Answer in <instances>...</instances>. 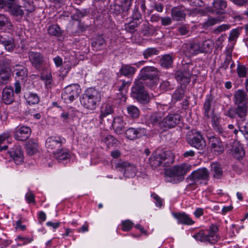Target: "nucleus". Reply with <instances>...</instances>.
Masks as SVG:
<instances>
[{
    "mask_svg": "<svg viewBox=\"0 0 248 248\" xmlns=\"http://www.w3.org/2000/svg\"><path fill=\"white\" fill-rule=\"evenodd\" d=\"M63 139L61 137H50L46 141L47 151L54 155L59 162L69 157V153L62 147Z\"/></svg>",
    "mask_w": 248,
    "mask_h": 248,
    "instance_id": "nucleus-1",
    "label": "nucleus"
},
{
    "mask_svg": "<svg viewBox=\"0 0 248 248\" xmlns=\"http://www.w3.org/2000/svg\"><path fill=\"white\" fill-rule=\"evenodd\" d=\"M192 166L188 163L174 165L165 171V180L173 184L183 181L186 174L191 170Z\"/></svg>",
    "mask_w": 248,
    "mask_h": 248,
    "instance_id": "nucleus-2",
    "label": "nucleus"
},
{
    "mask_svg": "<svg viewBox=\"0 0 248 248\" xmlns=\"http://www.w3.org/2000/svg\"><path fill=\"white\" fill-rule=\"evenodd\" d=\"M100 93L94 88L87 89L80 99L81 104L87 109L93 110L101 101Z\"/></svg>",
    "mask_w": 248,
    "mask_h": 248,
    "instance_id": "nucleus-3",
    "label": "nucleus"
},
{
    "mask_svg": "<svg viewBox=\"0 0 248 248\" xmlns=\"http://www.w3.org/2000/svg\"><path fill=\"white\" fill-rule=\"evenodd\" d=\"M174 161V155L171 152L168 151L160 154L153 153L149 158L148 163L153 169H156L161 166H168Z\"/></svg>",
    "mask_w": 248,
    "mask_h": 248,
    "instance_id": "nucleus-4",
    "label": "nucleus"
},
{
    "mask_svg": "<svg viewBox=\"0 0 248 248\" xmlns=\"http://www.w3.org/2000/svg\"><path fill=\"white\" fill-rule=\"evenodd\" d=\"M145 83L141 80L138 79L132 88V97L142 104H147L150 100L148 93L144 89V84Z\"/></svg>",
    "mask_w": 248,
    "mask_h": 248,
    "instance_id": "nucleus-5",
    "label": "nucleus"
},
{
    "mask_svg": "<svg viewBox=\"0 0 248 248\" xmlns=\"http://www.w3.org/2000/svg\"><path fill=\"white\" fill-rule=\"evenodd\" d=\"M31 129L30 127L22 126L17 127L14 133V137L17 140L24 142V145L27 150V153H31Z\"/></svg>",
    "mask_w": 248,
    "mask_h": 248,
    "instance_id": "nucleus-6",
    "label": "nucleus"
},
{
    "mask_svg": "<svg viewBox=\"0 0 248 248\" xmlns=\"http://www.w3.org/2000/svg\"><path fill=\"white\" fill-rule=\"evenodd\" d=\"M159 71L157 68L154 66H145L142 68L140 72V78L143 82L149 80L150 82V86L152 87L156 84L155 80L159 78Z\"/></svg>",
    "mask_w": 248,
    "mask_h": 248,
    "instance_id": "nucleus-7",
    "label": "nucleus"
},
{
    "mask_svg": "<svg viewBox=\"0 0 248 248\" xmlns=\"http://www.w3.org/2000/svg\"><path fill=\"white\" fill-rule=\"evenodd\" d=\"M193 69V66L191 63L184 64L182 70L177 71L175 74V77L176 80L181 84H188L190 81L191 76L196 75Z\"/></svg>",
    "mask_w": 248,
    "mask_h": 248,
    "instance_id": "nucleus-8",
    "label": "nucleus"
},
{
    "mask_svg": "<svg viewBox=\"0 0 248 248\" xmlns=\"http://www.w3.org/2000/svg\"><path fill=\"white\" fill-rule=\"evenodd\" d=\"M188 143L192 147L202 150L205 148L206 142L199 132L191 131L187 136Z\"/></svg>",
    "mask_w": 248,
    "mask_h": 248,
    "instance_id": "nucleus-9",
    "label": "nucleus"
},
{
    "mask_svg": "<svg viewBox=\"0 0 248 248\" xmlns=\"http://www.w3.org/2000/svg\"><path fill=\"white\" fill-rule=\"evenodd\" d=\"M16 0H0V8L8 11L12 15L22 16L23 11L21 7L15 3Z\"/></svg>",
    "mask_w": 248,
    "mask_h": 248,
    "instance_id": "nucleus-10",
    "label": "nucleus"
},
{
    "mask_svg": "<svg viewBox=\"0 0 248 248\" xmlns=\"http://www.w3.org/2000/svg\"><path fill=\"white\" fill-rule=\"evenodd\" d=\"M79 89L77 85L74 84L67 86L64 88L62 94V97L65 101L72 102L79 96Z\"/></svg>",
    "mask_w": 248,
    "mask_h": 248,
    "instance_id": "nucleus-11",
    "label": "nucleus"
},
{
    "mask_svg": "<svg viewBox=\"0 0 248 248\" xmlns=\"http://www.w3.org/2000/svg\"><path fill=\"white\" fill-rule=\"evenodd\" d=\"M181 118V116L178 114H168L164 117V121H163V124H162V129L165 131L168 129L174 127L180 123Z\"/></svg>",
    "mask_w": 248,
    "mask_h": 248,
    "instance_id": "nucleus-12",
    "label": "nucleus"
},
{
    "mask_svg": "<svg viewBox=\"0 0 248 248\" xmlns=\"http://www.w3.org/2000/svg\"><path fill=\"white\" fill-rule=\"evenodd\" d=\"M147 130L144 127H131L127 128L124 132L125 137L128 140H134L139 139L146 135Z\"/></svg>",
    "mask_w": 248,
    "mask_h": 248,
    "instance_id": "nucleus-13",
    "label": "nucleus"
},
{
    "mask_svg": "<svg viewBox=\"0 0 248 248\" xmlns=\"http://www.w3.org/2000/svg\"><path fill=\"white\" fill-rule=\"evenodd\" d=\"M116 167L119 170L124 172V175L126 177H133L136 175V168L129 162L120 160Z\"/></svg>",
    "mask_w": 248,
    "mask_h": 248,
    "instance_id": "nucleus-14",
    "label": "nucleus"
},
{
    "mask_svg": "<svg viewBox=\"0 0 248 248\" xmlns=\"http://www.w3.org/2000/svg\"><path fill=\"white\" fill-rule=\"evenodd\" d=\"M210 172L206 168H200L193 171L188 176V178L195 182H199L201 181H208L209 178Z\"/></svg>",
    "mask_w": 248,
    "mask_h": 248,
    "instance_id": "nucleus-15",
    "label": "nucleus"
},
{
    "mask_svg": "<svg viewBox=\"0 0 248 248\" xmlns=\"http://www.w3.org/2000/svg\"><path fill=\"white\" fill-rule=\"evenodd\" d=\"M237 106L234 109H230L228 111L227 115L231 118L237 116L242 121L245 120L248 111V105H237Z\"/></svg>",
    "mask_w": 248,
    "mask_h": 248,
    "instance_id": "nucleus-16",
    "label": "nucleus"
},
{
    "mask_svg": "<svg viewBox=\"0 0 248 248\" xmlns=\"http://www.w3.org/2000/svg\"><path fill=\"white\" fill-rule=\"evenodd\" d=\"M209 144L212 152L220 154L224 151V147L220 139L211 136L209 137Z\"/></svg>",
    "mask_w": 248,
    "mask_h": 248,
    "instance_id": "nucleus-17",
    "label": "nucleus"
},
{
    "mask_svg": "<svg viewBox=\"0 0 248 248\" xmlns=\"http://www.w3.org/2000/svg\"><path fill=\"white\" fill-rule=\"evenodd\" d=\"M0 43L3 46L6 50L13 51L15 48V44L13 38L5 33L0 34Z\"/></svg>",
    "mask_w": 248,
    "mask_h": 248,
    "instance_id": "nucleus-18",
    "label": "nucleus"
},
{
    "mask_svg": "<svg viewBox=\"0 0 248 248\" xmlns=\"http://www.w3.org/2000/svg\"><path fill=\"white\" fill-rule=\"evenodd\" d=\"M234 103L235 105H248V95L244 90L239 89L235 92Z\"/></svg>",
    "mask_w": 248,
    "mask_h": 248,
    "instance_id": "nucleus-19",
    "label": "nucleus"
},
{
    "mask_svg": "<svg viewBox=\"0 0 248 248\" xmlns=\"http://www.w3.org/2000/svg\"><path fill=\"white\" fill-rule=\"evenodd\" d=\"M215 103L214 97L212 94L207 95L203 106L204 116L207 118H210V113L214 111L213 107Z\"/></svg>",
    "mask_w": 248,
    "mask_h": 248,
    "instance_id": "nucleus-20",
    "label": "nucleus"
},
{
    "mask_svg": "<svg viewBox=\"0 0 248 248\" xmlns=\"http://www.w3.org/2000/svg\"><path fill=\"white\" fill-rule=\"evenodd\" d=\"M171 16L173 20L185 21L186 14L185 10L181 7H174L171 10Z\"/></svg>",
    "mask_w": 248,
    "mask_h": 248,
    "instance_id": "nucleus-21",
    "label": "nucleus"
},
{
    "mask_svg": "<svg viewBox=\"0 0 248 248\" xmlns=\"http://www.w3.org/2000/svg\"><path fill=\"white\" fill-rule=\"evenodd\" d=\"M164 113L163 112H156L153 113L149 117V123L153 125L157 126L162 129V124L164 121Z\"/></svg>",
    "mask_w": 248,
    "mask_h": 248,
    "instance_id": "nucleus-22",
    "label": "nucleus"
},
{
    "mask_svg": "<svg viewBox=\"0 0 248 248\" xmlns=\"http://www.w3.org/2000/svg\"><path fill=\"white\" fill-rule=\"evenodd\" d=\"M10 156L13 158L15 163L19 165L23 161V155L21 148L19 147H15L8 152Z\"/></svg>",
    "mask_w": 248,
    "mask_h": 248,
    "instance_id": "nucleus-23",
    "label": "nucleus"
},
{
    "mask_svg": "<svg viewBox=\"0 0 248 248\" xmlns=\"http://www.w3.org/2000/svg\"><path fill=\"white\" fill-rule=\"evenodd\" d=\"M2 100L6 104H11L14 101V93L12 87H6L2 91Z\"/></svg>",
    "mask_w": 248,
    "mask_h": 248,
    "instance_id": "nucleus-24",
    "label": "nucleus"
},
{
    "mask_svg": "<svg viewBox=\"0 0 248 248\" xmlns=\"http://www.w3.org/2000/svg\"><path fill=\"white\" fill-rule=\"evenodd\" d=\"M210 117L211 119V123L214 129L220 134H222L223 136H224V131L223 129L220 124L219 118L217 115L215 114L214 113V111H212V113H210Z\"/></svg>",
    "mask_w": 248,
    "mask_h": 248,
    "instance_id": "nucleus-25",
    "label": "nucleus"
},
{
    "mask_svg": "<svg viewBox=\"0 0 248 248\" xmlns=\"http://www.w3.org/2000/svg\"><path fill=\"white\" fill-rule=\"evenodd\" d=\"M186 55L190 57L197 55L201 53L200 49V44L198 43H192L187 44L185 49Z\"/></svg>",
    "mask_w": 248,
    "mask_h": 248,
    "instance_id": "nucleus-26",
    "label": "nucleus"
},
{
    "mask_svg": "<svg viewBox=\"0 0 248 248\" xmlns=\"http://www.w3.org/2000/svg\"><path fill=\"white\" fill-rule=\"evenodd\" d=\"M137 70L130 64H122L119 70V73L125 77L130 78L135 74Z\"/></svg>",
    "mask_w": 248,
    "mask_h": 248,
    "instance_id": "nucleus-27",
    "label": "nucleus"
},
{
    "mask_svg": "<svg viewBox=\"0 0 248 248\" xmlns=\"http://www.w3.org/2000/svg\"><path fill=\"white\" fill-rule=\"evenodd\" d=\"M44 58L43 56L39 53H34L32 54V64L39 71L43 69Z\"/></svg>",
    "mask_w": 248,
    "mask_h": 248,
    "instance_id": "nucleus-28",
    "label": "nucleus"
},
{
    "mask_svg": "<svg viewBox=\"0 0 248 248\" xmlns=\"http://www.w3.org/2000/svg\"><path fill=\"white\" fill-rule=\"evenodd\" d=\"M226 7L227 3L224 0H214L211 11L217 14L222 13Z\"/></svg>",
    "mask_w": 248,
    "mask_h": 248,
    "instance_id": "nucleus-29",
    "label": "nucleus"
},
{
    "mask_svg": "<svg viewBox=\"0 0 248 248\" xmlns=\"http://www.w3.org/2000/svg\"><path fill=\"white\" fill-rule=\"evenodd\" d=\"M211 173L215 179H220L223 176V171L219 164L217 162L211 164Z\"/></svg>",
    "mask_w": 248,
    "mask_h": 248,
    "instance_id": "nucleus-30",
    "label": "nucleus"
},
{
    "mask_svg": "<svg viewBox=\"0 0 248 248\" xmlns=\"http://www.w3.org/2000/svg\"><path fill=\"white\" fill-rule=\"evenodd\" d=\"M120 82H121L122 84L120 86H118V91L119 92L118 94L119 98L121 99L122 101L125 102L126 98L125 96V94L131 82L125 80H120Z\"/></svg>",
    "mask_w": 248,
    "mask_h": 248,
    "instance_id": "nucleus-31",
    "label": "nucleus"
},
{
    "mask_svg": "<svg viewBox=\"0 0 248 248\" xmlns=\"http://www.w3.org/2000/svg\"><path fill=\"white\" fill-rule=\"evenodd\" d=\"M113 129L117 134H122L124 130V123L120 117L114 118L112 124Z\"/></svg>",
    "mask_w": 248,
    "mask_h": 248,
    "instance_id": "nucleus-32",
    "label": "nucleus"
},
{
    "mask_svg": "<svg viewBox=\"0 0 248 248\" xmlns=\"http://www.w3.org/2000/svg\"><path fill=\"white\" fill-rule=\"evenodd\" d=\"M174 217L176 218L178 222L185 225H192L194 222L190 217L185 213H174Z\"/></svg>",
    "mask_w": 248,
    "mask_h": 248,
    "instance_id": "nucleus-33",
    "label": "nucleus"
},
{
    "mask_svg": "<svg viewBox=\"0 0 248 248\" xmlns=\"http://www.w3.org/2000/svg\"><path fill=\"white\" fill-rule=\"evenodd\" d=\"M218 231V227L214 224H212L209 229V233L207 234L210 239L211 244H215L220 239V237L217 233Z\"/></svg>",
    "mask_w": 248,
    "mask_h": 248,
    "instance_id": "nucleus-34",
    "label": "nucleus"
},
{
    "mask_svg": "<svg viewBox=\"0 0 248 248\" xmlns=\"http://www.w3.org/2000/svg\"><path fill=\"white\" fill-rule=\"evenodd\" d=\"M232 151L234 156L237 159L243 157L245 155V151L243 147L238 142L233 143Z\"/></svg>",
    "mask_w": 248,
    "mask_h": 248,
    "instance_id": "nucleus-35",
    "label": "nucleus"
},
{
    "mask_svg": "<svg viewBox=\"0 0 248 248\" xmlns=\"http://www.w3.org/2000/svg\"><path fill=\"white\" fill-rule=\"evenodd\" d=\"M14 72L16 75V78L17 81L22 80L26 81L27 80L28 71L26 68L23 66H19L17 69H16Z\"/></svg>",
    "mask_w": 248,
    "mask_h": 248,
    "instance_id": "nucleus-36",
    "label": "nucleus"
},
{
    "mask_svg": "<svg viewBox=\"0 0 248 248\" xmlns=\"http://www.w3.org/2000/svg\"><path fill=\"white\" fill-rule=\"evenodd\" d=\"M90 10L88 9H84L81 10L76 9L75 12L71 16V19L75 21H81V18L89 15Z\"/></svg>",
    "mask_w": 248,
    "mask_h": 248,
    "instance_id": "nucleus-37",
    "label": "nucleus"
},
{
    "mask_svg": "<svg viewBox=\"0 0 248 248\" xmlns=\"http://www.w3.org/2000/svg\"><path fill=\"white\" fill-rule=\"evenodd\" d=\"M214 42L211 39H207L203 42L202 45H200L201 53L210 52L214 46Z\"/></svg>",
    "mask_w": 248,
    "mask_h": 248,
    "instance_id": "nucleus-38",
    "label": "nucleus"
},
{
    "mask_svg": "<svg viewBox=\"0 0 248 248\" xmlns=\"http://www.w3.org/2000/svg\"><path fill=\"white\" fill-rule=\"evenodd\" d=\"M173 60L172 57L170 54L165 55L160 59V65L163 67L168 68L171 66Z\"/></svg>",
    "mask_w": 248,
    "mask_h": 248,
    "instance_id": "nucleus-39",
    "label": "nucleus"
},
{
    "mask_svg": "<svg viewBox=\"0 0 248 248\" xmlns=\"http://www.w3.org/2000/svg\"><path fill=\"white\" fill-rule=\"evenodd\" d=\"M12 63V57L5 55L0 59V68L10 70Z\"/></svg>",
    "mask_w": 248,
    "mask_h": 248,
    "instance_id": "nucleus-40",
    "label": "nucleus"
},
{
    "mask_svg": "<svg viewBox=\"0 0 248 248\" xmlns=\"http://www.w3.org/2000/svg\"><path fill=\"white\" fill-rule=\"evenodd\" d=\"M105 44V40L102 36H98L92 43V46L95 50L101 49Z\"/></svg>",
    "mask_w": 248,
    "mask_h": 248,
    "instance_id": "nucleus-41",
    "label": "nucleus"
},
{
    "mask_svg": "<svg viewBox=\"0 0 248 248\" xmlns=\"http://www.w3.org/2000/svg\"><path fill=\"white\" fill-rule=\"evenodd\" d=\"M127 112L128 116L133 119L138 118L140 116V110L134 105L127 106Z\"/></svg>",
    "mask_w": 248,
    "mask_h": 248,
    "instance_id": "nucleus-42",
    "label": "nucleus"
},
{
    "mask_svg": "<svg viewBox=\"0 0 248 248\" xmlns=\"http://www.w3.org/2000/svg\"><path fill=\"white\" fill-rule=\"evenodd\" d=\"M10 76V70L0 68V84H6Z\"/></svg>",
    "mask_w": 248,
    "mask_h": 248,
    "instance_id": "nucleus-43",
    "label": "nucleus"
},
{
    "mask_svg": "<svg viewBox=\"0 0 248 248\" xmlns=\"http://www.w3.org/2000/svg\"><path fill=\"white\" fill-rule=\"evenodd\" d=\"M49 34L53 36H60L62 35V31L58 25L53 24L47 29Z\"/></svg>",
    "mask_w": 248,
    "mask_h": 248,
    "instance_id": "nucleus-44",
    "label": "nucleus"
},
{
    "mask_svg": "<svg viewBox=\"0 0 248 248\" xmlns=\"http://www.w3.org/2000/svg\"><path fill=\"white\" fill-rule=\"evenodd\" d=\"M193 237L201 242H208L211 243L210 239L207 234H205L203 231H201L193 235Z\"/></svg>",
    "mask_w": 248,
    "mask_h": 248,
    "instance_id": "nucleus-45",
    "label": "nucleus"
},
{
    "mask_svg": "<svg viewBox=\"0 0 248 248\" xmlns=\"http://www.w3.org/2000/svg\"><path fill=\"white\" fill-rule=\"evenodd\" d=\"M184 95V90L182 87L178 88L172 95V100L178 101L181 100Z\"/></svg>",
    "mask_w": 248,
    "mask_h": 248,
    "instance_id": "nucleus-46",
    "label": "nucleus"
},
{
    "mask_svg": "<svg viewBox=\"0 0 248 248\" xmlns=\"http://www.w3.org/2000/svg\"><path fill=\"white\" fill-rule=\"evenodd\" d=\"M112 112L113 109L112 107L109 104L106 105L105 107H103L102 108L101 113L100 115V120L102 121L104 117L111 114Z\"/></svg>",
    "mask_w": 248,
    "mask_h": 248,
    "instance_id": "nucleus-47",
    "label": "nucleus"
},
{
    "mask_svg": "<svg viewBox=\"0 0 248 248\" xmlns=\"http://www.w3.org/2000/svg\"><path fill=\"white\" fill-rule=\"evenodd\" d=\"M159 51L155 47H149L143 52V56L145 59H148L154 55H157Z\"/></svg>",
    "mask_w": 248,
    "mask_h": 248,
    "instance_id": "nucleus-48",
    "label": "nucleus"
},
{
    "mask_svg": "<svg viewBox=\"0 0 248 248\" xmlns=\"http://www.w3.org/2000/svg\"><path fill=\"white\" fill-rule=\"evenodd\" d=\"M10 136V133L9 132H4L0 135V152L6 150L8 149L7 145L1 146V144H2L5 140H8Z\"/></svg>",
    "mask_w": 248,
    "mask_h": 248,
    "instance_id": "nucleus-49",
    "label": "nucleus"
},
{
    "mask_svg": "<svg viewBox=\"0 0 248 248\" xmlns=\"http://www.w3.org/2000/svg\"><path fill=\"white\" fill-rule=\"evenodd\" d=\"M219 21V20L217 18L210 17L206 22L202 24V28L206 30L210 26L217 24Z\"/></svg>",
    "mask_w": 248,
    "mask_h": 248,
    "instance_id": "nucleus-50",
    "label": "nucleus"
},
{
    "mask_svg": "<svg viewBox=\"0 0 248 248\" xmlns=\"http://www.w3.org/2000/svg\"><path fill=\"white\" fill-rule=\"evenodd\" d=\"M237 73L239 78L246 77L247 70L245 66L238 64L237 67Z\"/></svg>",
    "mask_w": 248,
    "mask_h": 248,
    "instance_id": "nucleus-51",
    "label": "nucleus"
},
{
    "mask_svg": "<svg viewBox=\"0 0 248 248\" xmlns=\"http://www.w3.org/2000/svg\"><path fill=\"white\" fill-rule=\"evenodd\" d=\"M177 30L181 35H186L189 32V26L187 24L182 25L178 28Z\"/></svg>",
    "mask_w": 248,
    "mask_h": 248,
    "instance_id": "nucleus-52",
    "label": "nucleus"
},
{
    "mask_svg": "<svg viewBox=\"0 0 248 248\" xmlns=\"http://www.w3.org/2000/svg\"><path fill=\"white\" fill-rule=\"evenodd\" d=\"M230 28V25L229 24H222L217 27L215 29L213 32L215 34H218L221 32L224 31Z\"/></svg>",
    "mask_w": 248,
    "mask_h": 248,
    "instance_id": "nucleus-53",
    "label": "nucleus"
},
{
    "mask_svg": "<svg viewBox=\"0 0 248 248\" xmlns=\"http://www.w3.org/2000/svg\"><path fill=\"white\" fill-rule=\"evenodd\" d=\"M104 140L108 145L116 144L118 142V140L111 135L106 136L104 138Z\"/></svg>",
    "mask_w": 248,
    "mask_h": 248,
    "instance_id": "nucleus-54",
    "label": "nucleus"
},
{
    "mask_svg": "<svg viewBox=\"0 0 248 248\" xmlns=\"http://www.w3.org/2000/svg\"><path fill=\"white\" fill-rule=\"evenodd\" d=\"M138 26V24L137 22L132 21L125 25V29L127 31L130 33H134L136 31L135 28Z\"/></svg>",
    "mask_w": 248,
    "mask_h": 248,
    "instance_id": "nucleus-55",
    "label": "nucleus"
},
{
    "mask_svg": "<svg viewBox=\"0 0 248 248\" xmlns=\"http://www.w3.org/2000/svg\"><path fill=\"white\" fill-rule=\"evenodd\" d=\"M133 0H122L121 2V7L122 11L127 12L131 6Z\"/></svg>",
    "mask_w": 248,
    "mask_h": 248,
    "instance_id": "nucleus-56",
    "label": "nucleus"
},
{
    "mask_svg": "<svg viewBox=\"0 0 248 248\" xmlns=\"http://www.w3.org/2000/svg\"><path fill=\"white\" fill-rule=\"evenodd\" d=\"M133 225V222L129 220L124 221L122 223V230L124 231H128L131 229Z\"/></svg>",
    "mask_w": 248,
    "mask_h": 248,
    "instance_id": "nucleus-57",
    "label": "nucleus"
},
{
    "mask_svg": "<svg viewBox=\"0 0 248 248\" xmlns=\"http://www.w3.org/2000/svg\"><path fill=\"white\" fill-rule=\"evenodd\" d=\"M239 34V31L237 29L232 30L230 33L229 40L233 41L236 40Z\"/></svg>",
    "mask_w": 248,
    "mask_h": 248,
    "instance_id": "nucleus-58",
    "label": "nucleus"
},
{
    "mask_svg": "<svg viewBox=\"0 0 248 248\" xmlns=\"http://www.w3.org/2000/svg\"><path fill=\"white\" fill-rule=\"evenodd\" d=\"M239 130L244 136L246 140L248 141V122L244 126L240 127Z\"/></svg>",
    "mask_w": 248,
    "mask_h": 248,
    "instance_id": "nucleus-59",
    "label": "nucleus"
},
{
    "mask_svg": "<svg viewBox=\"0 0 248 248\" xmlns=\"http://www.w3.org/2000/svg\"><path fill=\"white\" fill-rule=\"evenodd\" d=\"M231 61L232 57L231 56L227 57L224 62L221 64L220 68L224 70H226L228 68Z\"/></svg>",
    "mask_w": 248,
    "mask_h": 248,
    "instance_id": "nucleus-60",
    "label": "nucleus"
},
{
    "mask_svg": "<svg viewBox=\"0 0 248 248\" xmlns=\"http://www.w3.org/2000/svg\"><path fill=\"white\" fill-rule=\"evenodd\" d=\"M170 82L167 80L163 81L160 84V88L163 91H166L170 89Z\"/></svg>",
    "mask_w": 248,
    "mask_h": 248,
    "instance_id": "nucleus-61",
    "label": "nucleus"
},
{
    "mask_svg": "<svg viewBox=\"0 0 248 248\" xmlns=\"http://www.w3.org/2000/svg\"><path fill=\"white\" fill-rule=\"evenodd\" d=\"M161 25L164 26H168L171 24L172 19L170 17L161 18Z\"/></svg>",
    "mask_w": 248,
    "mask_h": 248,
    "instance_id": "nucleus-62",
    "label": "nucleus"
},
{
    "mask_svg": "<svg viewBox=\"0 0 248 248\" xmlns=\"http://www.w3.org/2000/svg\"><path fill=\"white\" fill-rule=\"evenodd\" d=\"M151 196L153 197L155 200L156 205L158 206L159 207H161L162 205V199L155 193L152 194Z\"/></svg>",
    "mask_w": 248,
    "mask_h": 248,
    "instance_id": "nucleus-63",
    "label": "nucleus"
},
{
    "mask_svg": "<svg viewBox=\"0 0 248 248\" xmlns=\"http://www.w3.org/2000/svg\"><path fill=\"white\" fill-rule=\"evenodd\" d=\"M7 17L3 15L0 14V28L4 26L7 23Z\"/></svg>",
    "mask_w": 248,
    "mask_h": 248,
    "instance_id": "nucleus-64",
    "label": "nucleus"
}]
</instances>
